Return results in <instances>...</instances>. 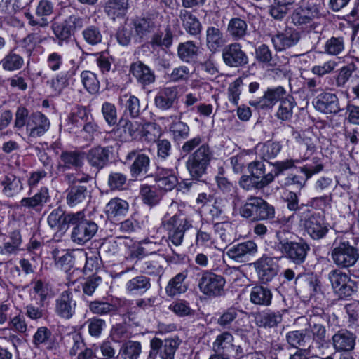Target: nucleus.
<instances>
[{"instance_id": "f257e3e1", "label": "nucleus", "mask_w": 359, "mask_h": 359, "mask_svg": "<svg viewBox=\"0 0 359 359\" xmlns=\"http://www.w3.org/2000/svg\"><path fill=\"white\" fill-rule=\"evenodd\" d=\"M50 122L48 118L40 111L29 113L25 107H18L15 114L13 128L21 130L26 128L28 139L32 140L42 137L49 130Z\"/></svg>"}, {"instance_id": "f03ea898", "label": "nucleus", "mask_w": 359, "mask_h": 359, "mask_svg": "<svg viewBox=\"0 0 359 359\" xmlns=\"http://www.w3.org/2000/svg\"><path fill=\"white\" fill-rule=\"evenodd\" d=\"M241 217L252 221L272 219L275 215L273 205L260 197L250 196L239 208Z\"/></svg>"}, {"instance_id": "7ed1b4c3", "label": "nucleus", "mask_w": 359, "mask_h": 359, "mask_svg": "<svg viewBox=\"0 0 359 359\" xmlns=\"http://www.w3.org/2000/svg\"><path fill=\"white\" fill-rule=\"evenodd\" d=\"M162 226L166 229L168 241L175 246L180 245L184 239L185 231L193 227V220L189 217H184L181 213H177L167 218L164 216Z\"/></svg>"}, {"instance_id": "20e7f679", "label": "nucleus", "mask_w": 359, "mask_h": 359, "mask_svg": "<svg viewBox=\"0 0 359 359\" xmlns=\"http://www.w3.org/2000/svg\"><path fill=\"white\" fill-rule=\"evenodd\" d=\"M280 249L283 255L297 266L302 265L306 260L310 252V245L300 238L298 241H290L283 238L282 233H277Z\"/></svg>"}, {"instance_id": "39448f33", "label": "nucleus", "mask_w": 359, "mask_h": 359, "mask_svg": "<svg viewBox=\"0 0 359 359\" xmlns=\"http://www.w3.org/2000/svg\"><path fill=\"white\" fill-rule=\"evenodd\" d=\"M72 226L73 228L71 239L79 245H83L89 241L98 229L97 224L93 220L87 219L83 210L75 212Z\"/></svg>"}, {"instance_id": "423d86ee", "label": "nucleus", "mask_w": 359, "mask_h": 359, "mask_svg": "<svg viewBox=\"0 0 359 359\" xmlns=\"http://www.w3.org/2000/svg\"><path fill=\"white\" fill-rule=\"evenodd\" d=\"M331 258L339 268L347 269L354 266L359 259V250L348 241H334Z\"/></svg>"}, {"instance_id": "0eeeda50", "label": "nucleus", "mask_w": 359, "mask_h": 359, "mask_svg": "<svg viewBox=\"0 0 359 359\" xmlns=\"http://www.w3.org/2000/svg\"><path fill=\"white\" fill-rule=\"evenodd\" d=\"M300 222L304 227L306 232L313 240L323 238L329 231L328 224L325 222L324 216L310 209L307 213H302Z\"/></svg>"}, {"instance_id": "6e6552de", "label": "nucleus", "mask_w": 359, "mask_h": 359, "mask_svg": "<svg viewBox=\"0 0 359 359\" xmlns=\"http://www.w3.org/2000/svg\"><path fill=\"white\" fill-rule=\"evenodd\" d=\"M225 278L210 271H203L198 279L200 292L209 298H215L224 294Z\"/></svg>"}, {"instance_id": "1a4fd4ad", "label": "nucleus", "mask_w": 359, "mask_h": 359, "mask_svg": "<svg viewBox=\"0 0 359 359\" xmlns=\"http://www.w3.org/2000/svg\"><path fill=\"white\" fill-rule=\"evenodd\" d=\"M328 280L339 299L351 297L357 290V283L349 275L340 269H333L328 273Z\"/></svg>"}, {"instance_id": "9d476101", "label": "nucleus", "mask_w": 359, "mask_h": 359, "mask_svg": "<svg viewBox=\"0 0 359 359\" xmlns=\"http://www.w3.org/2000/svg\"><path fill=\"white\" fill-rule=\"evenodd\" d=\"M320 4L316 0H302L292 15V22L295 25L310 23L320 15Z\"/></svg>"}, {"instance_id": "9b49d317", "label": "nucleus", "mask_w": 359, "mask_h": 359, "mask_svg": "<svg viewBox=\"0 0 359 359\" xmlns=\"http://www.w3.org/2000/svg\"><path fill=\"white\" fill-rule=\"evenodd\" d=\"M222 57L224 64L233 68L243 67L249 62L247 53L238 42L228 44L222 49Z\"/></svg>"}, {"instance_id": "f8f14e48", "label": "nucleus", "mask_w": 359, "mask_h": 359, "mask_svg": "<svg viewBox=\"0 0 359 359\" xmlns=\"http://www.w3.org/2000/svg\"><path fill=\"white\" fill-rule=\"evenodd\" d=\"M356 340L355 333L342 328L332 335L331 344L336 353H351L355 349Z\"/></svg>"}, {"instance_id": "ddd939ff", "label": "nucleus", "mask_w": 359, "mask_h": 359, "mask_svg": "<svg viewBox=\"0 0 359 359\" xmlns=\"http://www.w3.org/2000/svg\"><path fill=\"white\" fill-rule=\"evenodd\" d=\"M285 94L286 90L282 86L268 88L259 99L250 100L249 104L257 110H269L278 101L284 100Z\"/></svg>"}, {"instance_id": "4468645a", "label": "nucleus", "mask_w": 359, "mask_h": 359, "mask_svg": "<svg viewBox=\"0 0 359 359\" xmlns=\"http://www.w3.org/2000/svg\"><path fill=\"white\" fill-rule=\"evenodd\" d=\"M126 159V161L133 160V163L130 165V173L134 180L142 178L148 172L150 167V158L141 150H132L127 154Z\"/></svg>"}, {"instance_id": "2eb2a0df", "label": "nucleus", "mask_w": 359, "mask_h": 359, "mask_svg": "<svg viewBox=\"0 0 359 359\" xmlns=\"http://www.w3.org/2000/svg\"><path fill=\"white\" fill-rule=\"evenodd\" d=\"M324 168V165L321 162L320 158L313 157L312 163L306 164L300 168V171L304 175H290L286 179V184L288 185H296L297 188L304 187L306 181L313 175L321 172Z\"/></svg>"}, {"instance_id": "dca6fc26", "label": "nucleus", "mask_w": 359, "mask_h": 359, "mask_svg": "<svg viewBox=\"0 0 359 359\" xmlns=\"http://www.w3.org/2000/svg\"><path fill=\"white\" fill-rule=\"evenodd\" d=\"M165 265V257L157 253H151V256L144 260L135 261L134 266L142 273L150 276H161Z\"/></svg>"}, {"instance_id": "f3484780", "label": "nucleus", "mask_w": 359, "mask_h": 359, "mask_svg": "<svg viewBox=\"0 0 359 359\" xmlns=\"http://www.w3.org/2000/svg\"><path fill=\"white\" fill-rule=\"evenodd\" d=\"M129 72L143 89L156 81L154 71L140 60L132 62Z\"/></svg>"}, {"instance_id": "a211bd4d", "label": "nucleus", "mask_w": 359, "mask_h": 359, "mask_svg": "<svg viewBox=\"0 0 359 359\" xmlns=\"http://www.w3.org/2000/svg\"><path fill=\"white\" fill-rule=\"evenodd\" d=\"M85 158L86 154L83 151L78 150L62 151L60 155L57 169L61 172L69 170L77 171L83 167Z\"/></svg>"}, {"instance_id": "6ab92c4d", "label": "nucleus", "mask_w": 359, "mask_h": 359, "mask_svg": "<svg viewBox=\"0 0 359 359\" xmlns=\"http://www.w3.org/2000/svg\"><path fill=\"white\" fill-rule=\"evenodd\" d=\"M180 344L181 340L177 337L168 338L163 341L154 337L150 341V347L156 346V355H159L161 359H174Z\"/></svg>"}, {"instance_id": "aec40b11", "label": "nucleus", "mask_w": 359, "mask_h": 359, "mask_svg": "<svg viewBox=\"0 0 359 359\" xmlns=\"http://www.w3.org/2000/svg\"><path fill=\"white\" fill-rule=\"evenodd\" d=\"M54 11V3L50 0H40L36 8V15L41 18L36 20L34 15L29 13H25V16L28 20V24L30 26L39 27H46L48 25V21L46 19L47 16L50 15Z\"/></svg>"}, {"instance_id": "412c9836", "label": "nucleus", "mask_w": 359, "mask_h": 359, "mask_svg": "<svg viewBox=\"0 0 359 359\" xmlns=\"http://www.w3.org/2000/svg\"><path fill=\"white\" fill-rule=\"evenodd\" d=\"M300 40V33L292 28L278 32L271 37V42L277 51L285 50L295 45Z\"/></svg>"}, {"instance_id": "4be33fe9", "label": "nucleus", "mask_w": 359, "mask_h": 359, "mask_svg": "<svg viewBox=\"0 0 359 359\" xmlns=\"http://www.w3.org/2000/svg\"><path fill=\"white\" fill-rule=\"evenodd\" d=\"M76 302L69 291H64L55 300V312L62 318L69 320L76 311Z\"/></svg>"}, {"instance_id": "5701e85b", "label": "nucleus", "mask_w": 359, "mask_h": 359, "mask_svg": "<svg viewBox=\"0 0 359 359\" xmlns=\"http://www.w3.org/2000/svg\"><path fill=\"white\" fill-rule=\"evenodd\" d=\"M313 105L316 110L324 114H337L341 111L337 95L329 92L318 94L314 99Z\"/></svg>"}, {"instance_id": "b1692460", "label": "nucleus", "mask_w": 359, "mask_h": 359, "mask_svg": "<svg viewBox=\"0 0 359 359\" xmlns=\"http://www.w3.org/2000/svg\"><path fill=\"white\" fill-rule=\"evenodd\" d=\"M179 90L176 87H164L154 98V104L160 110L166 111L178 104Z\"/></svg>"}, {"instance_id": "393cba45", "label": "nucleus", "mask_w": 359, "mask_h": 359, "mask_svg": "<svg viewBox=\"0 0 359 359\" xmlns=\"http://www.w3.org/2000/svg\"><path fill=\"white\" fill-rule=\"evenodd\" d=\"M75 212L66 213L61 208L54 209L48 215L49 226L57 231H65L72 225Z\"/></svg>"}, {"instance_id": "a878e982", "label": "nucleus", "mask_w": 359, "mask_h": 359, "mask_svg": "<svg viewBox=\"0 0 359 359\" xmlns=\"http://www.w3.org/2000/svg\"><path fill=\"white\" fill-rule=\"evenodd\" d=\"M254 266L259 280L264 283L271 281L278 273L277 264L273 258L267 256H262Z\"/></svg>"}, {"instance_id": "bb28decb", "label": "nucleus", "mask_w": 359, "mask_h": 359, "mask_svg": "<svg viewBox=\"0 0 359 359\" xmlns=\"http://www.w3.org/2000/svg\"><path fill=\"white\" fill-rule=\"evenodd\" d=\"M154 181L161 190L172 191L178 184V178L173 169L158 167L154 174Z\"/></svg>"}, {"instance_id": "cd10ccee", "label": "nucleus", "mask_w": 359, "mask_h": 359, "mask_svg": "<svg viewBox=\"0 0 359 359\" xmlns=\"http://www.w3.org/2000/svg\"><path fill=\"white\" fill-rule=\"evenodd\" d=\"M35 348L44 347L48 351H56L58 343L53 337L52 332L47 327L42 326L37 329L32 339Z\"/></svg>"}, {"instance_id": "c85d7f7f", "label": "nucleus", "mask_w": 359, "mask_h": 359, "mask_svg": "<svg viewBox=\"0 0 359 359\" xmlns=\"http://www.w3.org/2000/svg\"><path fill=\"white\" fill-rule=\"evenodd\" d=\"M257 252V244L252 241H247L229 248L226 255L236 262H243L246 257L254 255Z\"/></svg>"}, {"instance_id": "c756f323", "label": "nucleus", "mask_w": 359, "mask_h": 359, "mask_svg": "<svg viewBox=\"0 0 359 359\" xmlns=\"http://www.w3.org/2000/svg\"><path fill=\"white\" fill-rule=\"evenodd\" d=\"M110 153L109 147L97 146L91 148L88 151L86 158L92 167L100 170L108 163Z\"/></svg>"}, {"instance_id": "7c9ffc66", "label": "nucleus", "mask_w": 359, "mask_h": 359, "mask_svg": "<svg viewBox=\"0 0 359 359\" xmlns=\"http://www.w3.org/2000/svg\"><path fill=\"white\" fill-rule=\"evenodd\" d=\"M179 18L183 28L187 34L192 36L201 35L203 27L202 25L198 18L191 11L187 9H181Z\"/></svg>"}, {"instance_id": "2f4dec72", "label": "nucleus", "mask_w": 359, "mask_h": 359, "mask_svg": "<svg viewBox=\"0 0 359 359\" xmlns=\"http://www.w3.org/2000/svg\"><path fill=\"white\" fill-rule=\"evenodd\" d=\"M0 185L2 194L8 198L16 196L23 189L21 179L11 173L0 179Z\"/></svg>"}, {"instance_id": "473e14b6", "label": "nucleus", "mask_w": 359, "mask_h": 359, "mask_svg": "<svg viewBox=\"0 0 359 359\" xmlns=\"http://www.w3.org/2000/svg\"><path fill=\"white\" fill-rule=\"evenodd\" d=\"M282 320L283 316L278 311L266 310L257 313L255 316V323L259 327L275 328Z\"/></svg>"}, {"instance_id": "72a5a7b5", "label": "nucleus", "mask_w": 359, "mask_h": 359, "mask_svg": "<svg viewBox=\"0 0 359 359\" xmlns=\"http://www.w3.org/2000/svg\"><path fill=\"white\" fill-rule=\"evenodd\" d=\"M205 42L207 48L214 53L225 45L226 39L219 27L209 26L205 31Z\"/></svg>"}, {"instance_id": "f704fd0d", "label": "nucleus", "mask_w": 359, "mask_h": 359, "mask_svg": "<svg viewBox=\"0 0 359 359\" xmlns=\"http://www.w3.org/2000/svg\"><path fill=\"white\" fill-rule=\"evenodd\" d=\"M90 198V191L83 185H74L67 190V203L73 208L86 203Z\"/></svg>"}, {"instance_id": "c9c22d12", "label": "nucleus", "mask_w": 359, "mask_h": 359, "mask_svg": "<svg viewBox=\"0 0 359 359\" xmlns=\"http://www.w3.org/2000/svg\"><path fill=\"white\" fill-rule=\"evenodd\" d=\"M187 276L188 270L186 269L172 278L165 287L166 294L173 297L184 293L188 289V285L185 283Z\"/></svg>"}, {"instance_id": "e433bc0d", "label": "nucleus", "mask_w": 359, "mask_h": 359, "mask_svg": "<svg viewBox=\"0 0 359 359\" xmlns=\"http://www.w3.org/2000/svg\"><path fill=\"white\" fill-rule=\"evenodd\" d=\"M76 70L77 69L72 66L71 68L57 74L51 79L50 86L55 95H60L62 91L69 85L71 80L76 73Z\"/></svg>"}, {"instance_id": "4c0bfd02", "label": "nucleus", "mask_w": 359, "mask_h": 359, "mask_svg": "<svg viewBox=\"0 0 359 359\" xmlns=\"http://www.w3.org/2000/svg\"><path fill=\"white\" fill-rule=\"evenodd\" d=\"M49 199L48 189L46 187H41L33 196L23 198L20 201V205L26 208L39 211Z\"/></svg>"}, {"instance_id": "58836bf2", "label": "nucleus", "mask_w": 359, "mask_h": 359, "mask_svg": "<svg viewBox=\"0 0 359 359\" xmlns=\"http://www.w3.org/2000/svg\"><path fill=\"white\" fill-rule=\"evenodd\" d=\"M273 182L271 174L266 173L263 179L257 180L250 175H243L241 177L238 184L241 188L246 191L252 189H262Z\"/></svg>"}, {"instance_id": "ea45409f", "label": "nucleus", "mask_w": 359, "mask_h": 359, "mask_svg": "<svg viewBox=\"0 0 359 359\" xmlns=\"http://www.w3.org/2000/svg\"><path fill=\"white\" fill-rule=\"evenodd\" d=\"M296 285L302 287L310 295H314L320 290V281L317 276L312 273H298Z\"/></svg>"}, {"instance_id": "a19ab883", "label": "nucleus", "mask_w": 359, "mask_h": 359, "mask_svg": "<svg viewBox=\"0 0 359 359\" xmlns=\"http://www.w3.org/2000/svg\"><path fill=\"white\" fill-rule=\"evenodd\" d=\"M91 118L90 111L86 107L79 106L73 109L67 117L69 130L81 127L84 123Z\"/></svg>"}, {"instance_id": "79ce46f5", "label": "nucleus", "mask_w": 359, "mask_h": 359, "mask_svg": "<svg viewBox=\"0 0 359 359\" xmlns=\"http://www.w3.org/2000/svg\"><path fill=\"white\" fill-rule=\"evenodd\" d=\"M234 337L228 331L218 334L212 343V351L218 354H229L233 348Z\"/></svg>"}, {"instance_id": "37998d69", "label": "nucleus", "mask_w": 359, "mask_h": 359, "mask_svg": "<svg viewBox=\"0 0 359 359\" xmlns=\"http://www.w3.org/2000/svg\"><path fill=\"white\" fill-rule=\"evenodd\" d=\"M118 104L125 109L124 113L128 114L131 118H137L140 116L141 109L139 99L130 94H124L118 97Z\"/></svg>"}, {"instance_id": "c03bdc74", "label": "nucleus", "mask_w": 359, "mask_h": 359, "mask_svg": "<svg viewBox=\"0 0 359 359\" xmlns=\"http://www.w3.org/2000/svg\"><path fill=\"white\" fill-rule=\"evenodd\" d=\"M129 210V204L119 198L111 199L105 207V213L109 218L125 216Z\"/></svg>"}, {"instance_id": "a18cd8bd", "label": "nucleus", "mask_w": 359, "mask_h": 359, "mask_svg": "<svg viewBox=\"0 0 359 359\" xmlns=\"http://www.w3.org/2000/svg\"><path fill=\"white\" fill-rule=\"evenodd\" d=\"M250 297L252 304L268 306L271 304L273 294L270 289L256 285L252 288Z\"/></svg>"}, {"instance_id": "49530a36", "label": "nucleus", "mask_w": 359, "mask_h": 359, "mask_svg": "<svg viewBox=\"0 0 359 359\" xmlns=\"http://www.w3.org/2000/svg\"><path fill=\"white\" fill-rule=\"evenodd\" d=\"M286 340L292 347L297 348L308 347V349L310 351L311 346L309 344L311 341V337L309 333H307L306 329L304 330H295L287 332Z\"/></svg>"}, {"instance_id": "de8ad7c7", "label": "nucleus", "mask_w": 359, "mask_h": 359, "mask_svg": "<svg viewBox=\"0 0 359 359\" xmlns=\"http://www.w3.org/2000/svg\"><path fill=\"white\" fill-rule=\"evenodd\" d=\"M200 52V48L193 41L180 43L177 47V55L184 62L194 61Z\"/></svg>"}, {"instance_id": "09e8293b", "label": "nucleus", "mask_w": 359, "mask_h": 359, "mask_svg": "<svg viewBox=\"0 0 359 359\" xmlns=\"http://www.w3.org/2000/svg\"><path fill=\"white\" fill-rule=\"evenodd\" d=\"M210 165L208 163L201 161L196 158H191L189 156L186 161V168L188 170L192 179L199 180L207 174V170Z\"/></svg>"}, {"instance_id": "8fccbe9b", "label": "nucleus", "mask_w": 359, "mask_h": 359, "mask_svg": "<svg viewBox=\"0 0 359 359\" xmlns=\"http://www.w3.org/2000/svg\"><path fill=\"white\" fill-rule=\"evenodd\" d=\"M129 0H107L104 10L107 15L112 19L126 15L128 8Z\"/></svg>"}, {"instance_id": "3c124183", "label": "nucleus", "mask_w": 359, "mask_h": 359, "mask_svg": "<svg viewBox=\"0 0 359 359\" xmlns=\"http://www.w3.org/2000/svg\"><path fill=\"white\" fill-rule=\"evenodd\" d=\"M215 233L220 238L222 242L226 245L231 243L236 239L233 226L230 222H217L214 224Z\"/></svg>"}, {"instance_id": "603ef678", "label": "nucleus", "mask_w": 359, "mask_h": 359, "mask_svg": "<svg viewBox=\"0 0 359 359\" xmlns=\"http://www.w3.org/2000/svg\"><path fill=\"white\" fill-rule=\"evenodd\" d=\"M227 32L234 40L242 39L247 35L248 25L240 18H233L228 23Z\"/></svg>"}, {"instance_id": "864d4df0", "label": "nucleus", "mask_w": 359, "mask_h": 359, "mask_svg": "<svg viewBox=\"0 0 359 359\" xmlns=\"http://www.w3.org/2000/svg\"><path fill=\"white\" fill-rule=\"evenodd\" d=\"M151 287L149 277L140 275L129 280L126 285V290L130 293H144Z\"/></svg>"}, {"instance_id": "5fc2aeb1", "label": "nucleus", "mask_w": 359, "mask_h": 359, "mask_svg": "<svg viewBox=\"0 0 359 359\" xmlns=\"http://www.w3.org/2000/svg\"><path fill=\"white\" fill-rule=\"evenodd\" d=\"M256 149L262 158L268 161L277 156L282 149V144L279 142L267 141L264 144H259Z\"/></svg>"}, {"instance_id": "6e6d98bb", "label": "nucleus", "mask_w": 359, "mask_h": 359, "mask_svg": "<svg viewBox=\"0 0 359 359\" xmlns=\"http://www.w3.org/2000/svg\"><path fill=\"white\" fill-rule=\"evenodd\" d=\"M243 312L234 306L224 310L217 320V324L223 329H232L233 323L237 319L240 313Z\"/></svg>"}, {"instance_id": "4d7b16f0", "label": "nucleus", "mask_w": 359, "mask_h": 359, "mask_svg": "<svg viewBox=\"0 0 359 359\" xmlns=\"http://www.w3.org/2000/svg\"><path fill=\"white\" fill-rule=\"evenodd\" d=\"M140 195L143 203L151 207L156 205L161 199V196L156 191V188L148 184L141 185Z\"/></svg>"}, {"instance_id": "13d9d810", "label": "nucleus", "mask_w": 359, "mask_h": 359, "mask_svg": "<svg viewBox=\"0 0 359 359\" xmlns=\"http://www.w3.org/2000/svg\"><path fill=\"white\" fill-rule=\"evenodd\" d=\"M142 353V345L139 341H128L120 349L121 359H137Z\"/></svg>"}, {"instance_id": "bf43d9fd", "label": "nucleus", "mask_w": 359, "mask_h": 359, "mask_svg": "<svg viewBox=\"0 0 359 359\" xmlns=\"http://www.w3.org/2000/svg\"><path fill=\"white\" fill-rule=\"evenodd\" d=\"M4 70L13 72L21 69L24 65V60L20 55L11 50L0 62Z\"/></svg>"}, {"instance_id": "052dcab7", "label": "nucleus", "mask_w": 359, "mask_h": 359, "mask_svg": "<svg viewBox=\"0 0 359 359\" xmlns=\"http://www.w3.org/2000/svg\"><path fill=\"white\" fill-rule=\"evenodd\" d=\"M285 201L287 203V208L291 211H294L295 214L300 219L302 217V213H307V212L311 209L309 205L299 204V197L295 192L290 191L286 196Z\"/></svg>"}, {"instance_id": "680f3d73", "label": "nucleus", "mask_w": 359, "mask_h": 359, "mask_svg": "<svg viewBox=\"0 0 359 359\" xmlns=\"http://www.w3.org/2000/svg\"><path fill=\"white\" fill-rule=\"evenodd\" d=\"M81 82L90 94H95L100 89V82L95 73L90 71H83L81 74Z\"/></svg>"}, {"instance_id": "e2e57ef3", "label": "nucleus", "mask_w": 359, "mask_h": 359, "mask_svg": "<svg viewBox=\"0 0 359 359\" xmlns=\"http://www.w3.org/2000/svg\"><path fill=\"white\" fill-rule=\"evenodd\" d=\"M294 106L295 102H294L293 97H288L282 100L276 113L277 118L282 121L290 119L292 116Z\"/></svg>"}, {"instance_id": "0e129e2a", "label": "nucleus", "mask_w": 359, "mask_h": 359, "mask_svg": "<svg viewBox=\"0 0 359 359\" xmlns=\"http://www.w3.org/2000/svg\"><path fill=\"white\" fill-rule=\"evenodd\" d=\"M170 131L175 141L186 140L190 132L189 126L180 120L174 121L170 126Z\"/></svg>"}, {"instance_id": "69168bd1", "label": "nucleus", "mask_w": 359, "mask_h": 359, "mask_svg": "<svg viewBox=\"0 0 359 359\" xmlns=\"http://www.w3.org/2000/svg\"><path fill=\"white\" fill-rule=\"evenodd\" d=\"M101 112L104 121L110 126H114L118 123L117 109L114 104L109 102H103Z\"/></svg>"}, {"instance_id": "338daca9", "label": "nucleus", "mask_w": 359, "mask_h": 359, "mask_svg": "<svg viewBox=\"0 0 359 359\" xmlns=\"http://www.w3.org/2000/svg\"><path fill=\"white\" fill-rule=\"evenodd\" d=\"M156 27L154 22L149 18H137L134 21L135 32L140 37L153 32Z\"/></svg>"}, {"instance_id": "774afa93", "label": "nucleus", "mask_w": 359, "mask_h": 359, "mask_svg": "<svg viewBox=\"0 0 359 359\" xmlns=\"http://www.w3.org/2000/svg\"><path fill=\"white\" fill-rule=\"evenodd\" d=\"M82 36L85 41L92 46L100 43L102 40L100 29L95 25L86 27L82 32Z\"/></svg>"}]
</instances>
